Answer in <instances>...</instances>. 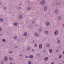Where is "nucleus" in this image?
Listing matches in <instances>:
<instances>
[{"label":"nucleus","mask_w":64,"mask_h":64,"mask_svg":"<svg viewBox=\"0 0 64 64\" xmlns=\"http://www.w3.org/2000/svg\"><path fill=\"white\" fill-rule=\"evenodd\" d=\"M45 32L46 34H49V33L48 32V31L46 30L45 31Z\"/></svg>","instance_id":"16"},{"label":"nucleus","mask_w":64,"mask_h":64,"mask_svg":"<svg viewBox=\"0 0 64 64\" xmlns=\"http://www.w3.org/2000/svg\"><path fill=\"white\" fill-rule=\"evenodd\" d=\"M31 8H30L28 7L27 8V10H28V11H29V10H31Z\"/></svg>","instance_id":"14"},{"label":"nucleus","mask_w":64,"mask_h":64,"mask_svg":"<svg viewBox=\"0 0 64 64\" xmlns=\"http://www.w3.org/2000/svg\"><path fill=\"white\" fill-rule=\"evenodd\" d=\"M56 52H58V49H57L56 51Z\"/></svg>","instance_id":"31"},{"label":"nucleus","mask_w":64,"mask_h":64,"mask_svg":"<svg viewBox=\"0 0 64 64\" xmlns=\"http://www.w3.org/2000/svg\"><path fill=\"white\" fill-rule=\"evenodd\" d=\"M17 47H18L17 46H16L15 47V48H17Z\"/></svg>","instance_id":"37"},{"label":"nucleus","mask_w":64,"mask_h":64,"mask_svg":"<svg viewBox=\"0 0 64 64\" xmlns=\"http://www.w3.org/2000/svg\"><path fill=\"white\" fill-rule=\"evenodd\" d=\"M36 44H38V43L37 42H36Z\"/></svg>","instance_id":"44"},{"label":"nucleus","mask_w":64,"mask_h":64,"mask_svg":"<svg viewBox=\"0 0 64 64\" xmlns=\"http://www.w3.org/2000/svg\"><path fill=\"white\" fill-rule=\"evenodd\" d=\"M34 20H33V21H32V23H34Z\"/></svg>","instance_id":"36"},{"label":"nucleus","mask_w":64,"mask_h":64,"mask_svg":"<svg viewBox=\"0 0 64 64\" xmlns=\"http://www.w3.org/2000/svg\"><path fill=\"white\" fill-rule=\"evenodd\" d=\"M18 24H17V23L15 22L14 23V26H17V25Z\"/></svg>","instance_id":"8"},{"label":"nucleus","mask_w":64,"mask_h":64,"mask_svg":"<svg viewBox=\"0 0 64 64\" xmlns=\"http://www.w3.org/2000/svg\"><path fill=\"white\" fill-rule=\"evenodd\" d=\"M20 57H21V56H22V55L20 54Z\"/></svg>","instance_id":"41"},{"label":"nucleus","mask_w":64,"mask_h":64,"mask_svg":"<svg viewBox=\"0 0 64 64\" xmlns=\"http://www.w3.org/2000/svg\"><path fill=\"white\" fill-rule=\"evenodd\" d=\"M4 9L5 10H6V8L4 7Z\"/></svg>","instance_id":"32"},{"label":"nucleus","mask_w":64,"mask_h":64,"mask_svg":"<svg viewBox=\"0 0 64 64\" xmlns=\"http://www.w3.org/2000/svg\"><path fill=\"white\" fill-rule=\"evenodd\" d=\"M58 20H60L61 19V17L60 16H58Z\"/></svg>","instance_id":"19"},{"label":"nucleus","mask_w":64,"mask_h":64,"mask_svg":"<svg viewBox=\"0 0 64 64\" xmlns=\"http://www.w3.org/2000/svg\"><path fill=\"white\" fill-rule=\"evenodd\" d=\"M34 42V40H33Z\"/></svg>","instance_id":"47"},{"label":"nucleus","mask_w":64,"mask_h":64,"mask_svg":"<svg viewBox=\"0 0 64 64\" xmlns=\"http://www.w3.org/2000/svg\"><path fill=\"white\" fill-rule=\"evenodd\" d=\"M35 35L36 36V37H38L39 36V34H37V33H36L35 34Z\"/></svg>","instance_id":"11"},{"label":"nucleus","mask_w":64,"mask_h":64,"mask_svg":"<svg viewBox=\"0 0 64 64\" xmlns=\"http://www.w3.org/2000/svg\"><path fill=\"white\" fill-rule=\"evenodd\" d=\"M2 28H0V31H1L2 30Z\"/></svg>","instance_id":"28"},{"label":"nucleus","mask_w":64,"mask_h":64,"mask_svg":"<svg viewBox=\"0 0 64 64\" xmlns=\"http://www.w3.org/2000/svg\"><path fill=\"white\" fill-rule=\"evenodd\" d=\"M48 7H47V6H45L44 7V11H46V10H47V9Z\"/></svg>","instance_id":"3"},{"label":"nucleus","mask_w":64,"mask_h":64,"mask_svg":"<svg viewBox=\"0 0 64 64\" xmlns=\"http://www.w3.org/2000/svg\"><path fill=\"white\" fill-rule=\"evenodd\" d=\"M42 47V45L41 44H40L39 46V48L40 49H41Z\"/></svg>","instance_id":"5"},{"label":"nucleus","mask_w":64,"mask_h":64,"mask_svg":"<svg viewBox=\"0 0 64 64\" xmlns=\"http://www.w3.org/2000/svg\"><path fill=\"white\" fill-rule=\"evenodd\" d=\"M39 30L40 32H41V28L39 29Z\"/></svg>","instance_id":"30"},{"label":"nucleus","mask_w":64,"mask_h":64,"mask_svg":"<svg viewBox=\"0 0 64 64\" xmlns=\"http://www.w3.org/2000/svg\"><path fill=\"white\" fill-rule=\"evenodd\" d=\"M62 57V55H60V56H59L58 57L59 58H61V57Z\"/></svg>","instance_id":"23"},{"label":"nucleus","mask_w":64,"mask_h":64,"mask_svg":"<svg viewBox=\"0 0 64 64\" xmlns=\"http://www.w3.org/2000/svg\"><path fill=\"white\" fill-rule=\"evenodd\" d=\"M24 36H27V33L26 32H25L24 33Z\"/></svg>","instance_id":"7"},{"label":"nucleus","mask_w":64,"mask_h":64,"mask_svg":"<svg viewBox=\"0 0 64 64\" xmlns=\"http://www.w3.org/2000/svg\"><path fill=\"white\" fill-rule=\"evenodd\" d=\"M17 37L16 36L14 37V40H16V39H17Z\"/></svg>","instance_id":"22"},{"label":"nucleus","mask_w":64,"mask_h":64,"mask_svg":"<svg viewBox=\"0 0 64 64\" xmlns=\"http://www.w3.org/2000/svg\"><path fill=\"white\" fill-rule=\"evenodd\" d=\"M9 58L10 59V60H13V59L12 58H11V57H10Z\"/></svg>","instance_id":"26"},{"label":"nucleus","mask_w":64,"mask_h":64,"mask_svg":"<svg viewBox=\"0 0 64 64\" xmlns=\"http://www.w3.org/2000/svg\"><path fill=\"white\" fill-rule=\"evenodd\" d=\"M49 52L50 53H52V49L50 48L49 50Z\"/></svg>","instance_id":"9"},{"label":"nucleus","mask_w":64,"mask_h":64,"mask_svg":"<svg viewBox=\"0 0 64 64\" xmlns=\"http://www.w3.org/2000/svg\"><path fill=\"white\" fill-rule=\"evenodd\" d=\"M25 57L26 58H28V56H25Z\"/></svg>","instance_id":"35"},{"label":"nucleus","mask_w":64,"mask_h":64,"mask_svg":"<svg viewBox=\"0 0 64 64\" xmlns=\"http://www.w3.org/2000/svg\"><path fill=\"white\" fill-rule=\"evenodd\" d=\"M1 4V2H0V4Z\"/></svg>","instance_id":"45"},{"label":"nucleus","mask_w":64,"mask_h":64,"mask_svg":"<svg viewBox=\"0 0 64 64\" xmlns=\"http://www.w3.org/2000/svg\"><path fill=\"white\" fill-rule=\"evenodd\" d=\"M3 63H4V62H3V61H2V63H1V64H3Z\"/></svg>","instance_id":"33"},{"label":"nucleus","mask_w":64,"mask_h":64,"mask_svg":"<svg viewBox=\"0 0 64 64\" xmlns=\"http://www.w3.org/2000/svg\"><path fill=\"white\" fill-rule=\"evenodd\" d=\"M2 40L4 42H6V40H5L4 39H3Z\"/></svg>","instance_id":"20"},{"label":"nucleus","mask_w":64,"mask_h":64,"mask_svg":"<svg viewBox=\"0 0 64 64\" xmlns=\"http://www.w3.org/2000/svg\"><path fill=\"white\" fill-rule=\"evenodd\" d=\"M30 58H33V56L32 55H30Z\"/></svg>","instance_id":"18"},{"label":"nucleus","mask_w":64,"mask_h":64,"mask_svg":"<svg viewBox=\"0 0 64 64\" xmlns=\"http://www.w3.org/2000/svg\"><path fill=\"white\" fill-rule=\"evenodd\" d=\"M32 51H34V49H32Z\"/></svg>","instance_id":"40"},{"label":"nucleus","mask_w":64,"mask_h":64,"mask_svg":"<svg viewBox=\"0 0 64 64\" xmlns=\"http://www.w3.org/2000/svg\"><path fill=\"white\" fill-rule=\"evenodd\" d=\"M19 19H22V16L20 15L19 16Z\"/></svg>","instance_id":"15"},{"label":"nucleus","mask_w":64,"mask_h":64,"mask_svg":"<svg viewBox=\"0 0 64 64\" xmlns=\"http://www.w3.org/2000/svg\"><path fill=\"white\" fill-rule=\"evenodd\" d=\"M51 64H54V62H52L51 63Z\"/></svg>","instance_id":"34"},{"label":"nucleus","mask_w":64,"mask_h":64,"mask_svg":"<svg viewBox=\"0 0 64 64\" xmlns=\"http://www.w3.org/2000/svg\"><path fill=\"white\" fill-rule=\"evenodd\" d=\"M60 40H58L57 42L58 44H59V43H60Z\"/></svg>","instance_id":"21"},{"label":"nucleus","mask_w":64,"mask_h":64,"mask_svg":"<svg viewBox=\"0 0 64 64\" xmlns=\"http://www.w3.org/2000/svg\"><path fill=\"white\" fill-rule=\"evenodd\" d=\"M45 52H46V50H44V53H45Z\"/></svg>","instance_id":"38"},{"label":"nucleus","mask_w":64,"mask_h":64,"mask_svg":"<svg viewBox=\"0 0 64 64\" xmlns=\"http://www.w3.org/2000/svg\"><path fill=\"white\" fill-rule=\"evenodd\" d=\"M37 44H35L34 45V47H37Z\"/></svg>","instance_id":"27"},{"label":"nucleus","mask_w":64,"mask_h":64,"mask_svg":"<svg viewBox=\"0 0 64 64\" xmlns=\"http://www.w3.org/2000/svg\"><path fill=\"white\" fill-rule=\"evenodd\" d=\"M10 64H12V62H10Z\"/></svg>","instance_id":"43"},{"label":"nucleus","mask_w":64,"mask_h":64,"mask_svg":"<svg viewBox=\"0 0 64 64\" xmlns=\"http://www.w3.org/2000/svg\"><path fill=\"white\" fill-rule=\"evenodd\" d=\"M55 12L56 13V14H57V13H58V9L56 10H55Z\"/></svg>","instance_id":"10"},{"label":"nucleus","mask_w":64,"mask_h":64,"mask_svg":"<svg viewBox=\"0 0 64 64\" xmlns=\"http://www.w3.org/2000/svg\"><path fill=\"white\" fill-rule=\"evenodd\" d=\"M28 64H32L31 62L30 61H29L28 62Z\"/></svg>","instance_id":"24"},{"label":"nucleus","mask_w":64,"mask_h":64,"mask_svg":"<svg viewBox=\"0 0 64 64\" xmlns=\"http://www.w3.org/2000/svg\"><path fill=\"white\" fill-rule=\"evenodd\" d=\"M63 26H64V25H63Z\"/></svg>","instance_id":"46"},{"label":"nucleus","mask_w":64,"mask_h":64,"mask_svg":"<svg viewBox=\"0 0 64 64\" xmlns=\"http://www.w3.org/2000/svg\"><path fill=\"white\" fill-rule=\"evenodd\" d=\"M13 52L12 51H10V52H9L10 54H11V53H12Z\"/></svg>","instance_id":"29"},{"label":"nucleus","mask_w":64,"mask_h":64,"mask_svg":"<svg viewBox=\"0 0 64 64\" xmlns=\"http://www.w3.org/2000/svg\"><path fill=\"white\" fill-rule=\"evenodd\" d=\"M59 4H60V3H58V4H57V5H59Z\"/></svg>","instance_id":"39"},{"label":"nucleus","mask_w":64,"mask_h":64,"mask_svg":"<svg viewBox=\"0 0 64 64\" xmlns=\"http://www.w3.org/2000/svg\"><path fill=\"white\" fill-rule=\"evenodd\" d=\"M58 31L57 30H56L54 32V34L55 35H57L58 34Z\"/></svg>","instance_id":"6"},{"label":"nucleus","mask_w":64,"mask_h":64,"mask_svg":"<svg viewBox=\"0 0 64 64\" xmlns=\"http://www.w3.org/2000/svg\"><path fill=\"white\" fill-rule=\"evenodd\" d=\"M4 59L5 61H6L8 60V58L6 56H5L4 58Z\"/></svg>","instance_id":"2"},{"label":"nucleus","mask_w":64,"mask_h":64,"mask_svg":"<svg viewBox=\"0 0 64 64\" xmlns=\"http://www.w3.org/2000/svg\"><path fill=\"white\" fill-rule=\"evenodd\" d=\"M46 26H49L50 25V23L48 22H46Z\"/></svg>","instance_id":"4"},{"label":"nucleus","mask_w":64,"mask_h":64,"mask_svg":"<svg viewBox=\"0 0 64 64\" xmlns=\"http://www.w3.org/2000/svg\"><path fill=\"white\" fill-rule=\"evenodd\" d=\"M3 20H3V19L2 18H0V22H3Z\"/></svg>","instance_id":"12"},{"label":"nucleus","mask_w":64,"mask_h":64,"mask_svg":"<svg viewBox=\"0 0 64 64\" xmlns=\"http://www.w3.org/2000/svg\"><path fill=\"white\" fill-rule=\"evenodd\" d=\"M45 1L43 0L41 2H40V4L42 5H43L44 4V3H45Z\"/></svg>","instance_id":"1"},{"label":"nucleus","mask_w":64,"mask_h":64,"mask_svg":"<svg viewBox=\"0 0 64 64\" xmlns=\"http://www.w3.org/2000/svg\"><path fill=\"white\" fill-rule=\"evenodd\" d=\"M48 58L47 57H45L44 58V60H45V61H47V60H48Z\"/></svg>","instance_id":"13"},{"label":"nucleus","mask_w":64,"mask_h":64,"mask_svg":"<svg viewBox=\"0 0 64 64\" xmlns=\"http://www.w3.org/2000/svg\"><path fill=\"white\" fill-rule=\"evenodd\" d=\"M63 54H64V51L63 52Z\"/></svg>","instance_id":"42"},{"label":"nucleus","mask_w":64,"mask_h":64,"mask_svg":"<svg viewBox=\"0 0 64 64\" xmlns=\"http://www.w3.org/2000/svg\"><path fill=\"white\" fill-rule=\"evenodd\" d=\"M30 49V48L28 47L27 48V50H29Z\"/></svg>","instance_id":"25"},{"label":"nucleus","mask_w":64,"mask_h":64,"mask_svg":"<svg viewBox=\"0 0 64 64\" xmlns=\"http://www.w3.org/2000/svg\"><path fill=\"white\" fill-rule=\"evenodd\" d=\"M46 46L47 47H49V46H50V44H47Z\"/></svg>","instance_id":"17"}]
</instances>
